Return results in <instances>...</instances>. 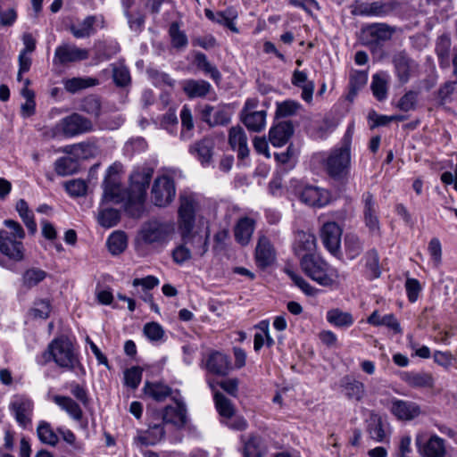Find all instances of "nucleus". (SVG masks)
Returning <instances> with one entry per match:
<instances>
[{"label": "nucleus", "instance_id": "1", "mask_svg": "<svg viewBox=\"0 0 457 457\" xmlns=\"http://www.w3.org/2000/svg\"><path fill=\"white\" fill-rule=\"evenodd\" d=\"M154 174L148 166L137 167L131 173L129 189L124 192L117 179L105 178L104 197L107 201L120 203L125 201V212L132 218H140L145 211L146 190Z\"/></svg>", "mask_w": 457, "mask_h": 457}, {"label": "nucleus", "instance_id": "2", "mask_svg": "<svg viewBox=\"0 0 457 457\" xmlns=\"http://www.w3.org/2000/svg\"><path fill=\"white\" fill-rule=\"evenodd\" d=\"M351 140L352 135L348 129L343 138L342 145L333 149L325 162L328 175L340 182L345 181L350 173Z\"/></svg>", "mask_w": 457, "mask_h": 457}, {"label": "nucleus", "instance_id": "3", "mask_svg": "<svg viewBox=\"0 0 457 457\" xmlns=\"http://www.w3.org/2000/svg\"><path fill=\"white\" fill-rule=\"evenodd\" d=\"M174 233L173 221L152 218L142 224L138 235L144 244L162 247L171 240Z\"/></svg>", "mask_w": 457, "mask_h": 457}, {"label": "nucleus", "instance_id": "4", "mask_svg": "<svg viewBox=\"0 0 457 457\" xmlns=\"http://www.w3.org/2000/svg\"><path fill=\"white\" fill-rule=\"evenodd\" d=\"M303 271L320 286L331 287L339 282L337 269L315 255H305L300 261Z\"/></svg>", "mask_w": 457, "mask_h": 457}, {"label": "nucleus", "instance_id": "5", "mask_svg": "<svg viewBox=\"0 0 457 457\" xmlns=\"http://www.w3.org/2000/svg\"><path fill=\"white\" fill-rule=\"evenodd\" d=\"M4 224L12 230V236L5 230H0V252L11 260L21 261L24 258V247L21 240L25 237V231L13 220H5Z\"/></svg>", "mask_w": 457, "mask_h": 457}, {"label": "nucleus", "instance_id": "6", "mask_svg": "<svg viewBox=\"0 0 457 457\" xmlns=\"http://www.w3.org/2000/svg\"><path fill=\"white\" fill-rule=\"evenodd\" d=\"M46 361L53 359L54 362L69 370H74L79 365L77 355L71 341L66 337H61L54 339L47 347V352L44 354Z\"/></svg>", "mask_w": 457, "mask_h": 457}, {"label": "nucleus", "instance_id": "7", "mask_svg": "<svg viewBox=\"0 0 457 457\" xmlns=\"http://www.w3.org/2000/svg\"><path fill=\"white\" fill-rule=\"evenodd\" d=\"M94 129L92 121L74 112L69 116L62 118L53 129V135L55 137L59 134L66 137H72L78 135L90 132Z\"/></svg>", "mask_w": 457, "mask_h": 457}, {"label": "nucleus", "instance_id": "8", "mask_svg": "<svg viewBox=\"0 0 457 457\" xmlns=\"http://www.w3.org/2000/svg\"><path fill=\"white\" fill-rule=\"evenodd\" d=\"M398 7L395 0H378L371 3L355 1L351 8V12L355 16L385 17L392 13Z\"/></svg>", "mask_w": 457, "mask_h": 457}, {"label": "nucleus", "instance_id": "9", "mask_svg": "<svg viewBox=\"0 0 457 457\" xmlns=\"http://www.w3.org/2000/svg\"><path fill=\"white\" fill-rule=\"evenodd\" d=\"M89 57V51L74 44L62 43L55 48L53 63L56 66H68L71 63L85 61Z\"/></svg>", "mask_w": 457, "mask_h": 457}, {"label": "nucleus", "instance_id": "10", "mask_svg": "<svg viewBox=\"0 0 457 457\" xmlns=\"http://www.w3.org/2000/svg\"><path fill=\"white\" fill-rule=\"evenodd\" d=\"M151 194L154 205L160 207L167 206L172 202L176 195L173 179L168 176L156 178Z\"/></svg>", "mask_w": 457, "mask_h": 457}, {"label": "nucleus", "instance_id": "11", "mask_svg": "<svg viewBox=\"0 0 457 457\" xmlns=\"http://www.w3.org/2000/svg\"><path fill=\"white\" fill-rule=\"evenodd\" d=\"M415 443L422 457H445L446 455L445 440L437 435H430L426 438L425 434H419Z\"/></svg>", "mask_w": 457, "mask_h": 457}, {"label": "nucleus", "instance_id": "12", "mask_svg": "<svg viewBox=\"0 0 457 457\" xmlns=\"http://www.w3.org/2000/svg\"><path fill=\"white\" fill-rule=\"evenodd\" d=\"M296 195L302 203L312 207L320 208L330 201V194L328 190L312 185L298 187Z\"/></svg>", "mask_w": 457, "mask_h": 457}, {"label": "nucleus", "instance_id": "13", "mask_svg": "<svg viewBox=\"0 0 457 457\" xmlns=\"http://www.w3.org/2000/svg\"><path fill=\"white\" fill-rule=\"evenodd\" d=\"M361 202L363 204V220L369 232L372 236H380V222L378 218V206L370 192H365L362 195Z\"/></svg>", "mask_w": 457, "mask_h": 457}, {"label": "nucleus", "instance_id": "14", "mask_svg": "<svg viewBox=\"0 0 457 457\" xmlns=\"http://www.w3.org/2000/svg\"><path fill=\"white\" fill-rule=\"evenodd\" d=\"M180 206L179 208V229L188 231L195 227V210L198 203L193 194L184 193L179 196Z\"/></svg>", "mask_w": 457, "mask_h": 457}, {"label": "nucleus", "instance_id": "15", "mask_svg": "<svg viewBox=\"0 0 457 457\" xmlns=\"http://www.w3.org/2000/svg\"><path fill=\"white\" fill-rule=\"evenodd\" d=\"M342 229L334 221L326 222L320 229V238L326 249L334 256L340 253Z\"/></svg>", "mask_w": 457, "mask_h": 457}, {"label": "nucleus", "instance_id": "16", "mask_svg": "<svg viewBox=\"0 0 457 457\" xmlns=\"http://www.w3.org/2000/svg\"><path fill=\"white\" fill-rule=\"evenodd\" d=\"M204 368L212 375L226 377L231 370L232 366L227 354L214 351L207 355L204 361Z\"/></svg>", "mask_w": 457, "mask_h": 457}, {"label": "nucleus", "instance_id": "17", "mask_svg": "<svg viewBox=\"0 0 457 457\" xmlns=\"http://www.w3.org/2000/svg\"><path fill=\"white\" fill-rule=\"evenodd\" d=\"M392 62L399 82L406 84L417 68L416 62L405 51H400L394 54Z\"/></svg>", "mask_w": 457, "mask_h": 457}, {"label": "nucleus", "instance_id": "18", "mask_svg": "<svg viewBox=\"0 0 457 457\" xmlns=\"http://www.w3.org/2000/svg\"><path fill=\"white\" fill-rule=\"evenodd\" d=\"M276 260V252L270 239L262 235L259 237L255 248L256 265L264 270L273 264Z\"/></svg>", "mask_w": 457, "mask_h": 457}, {"label": "nucleus", "instance_id": "19", "mask_svg": "<svg viewBox=\"0 0 457 457\" xmlns=\"http://www.w3.org/2000/svg\"><path fill=\"white\" fill-rule=\"evenodd\" d=\"M228 141L231 149L237 152L239 159L243 160L249 155L248 138L241 126L237 125L229 129Z\"/></svg>", "mask_w": 457, "mask_h": 457}, {"label": "nucleus", "instance_id": "20", "mask_svg": "<svg viewBox=\"0 0 457 457\" xmlns=\"http://www.w3.org/2000/svg\"><path fill=\"white\" fill-rule=\"evenodd\" d=\"M194 228H190L188 231L179 229L184 244L191 245L195 254L200 257L204 256L208 251L209 233L204 236L193 231Z\"/></svg>", "mask_w": 457, "mask_h": 457}, {"label": "nucleus", "instance_id": "21", "mask_svg": "<svg viewBox=\"0 0 457 457\" xmlns=\"http://www.w3.org/2000/svg\"><path fill=\"white\" fill-rule=\"evenodd\" d=\"M215 143L212 137H205L189 146V153L197 158L203 164L206 165L212 162Z\"/></svg>", "mask_w": 457, "mask_h": 457}, {"label": "nucleus", "instance_id": "22", "mask_svg": "<svg viewBox=\"0 0 457 457\" xmlns=\"http://www.w3.org/2000/svg\"><path fill=\"white\" fill-rule=\"evenodd\" d=\"M392 413L399 420H411L420 414V407L413 402L393 400Z\"/></svg>", "mask_w": 457, "mask_h": 457}, {"label": "nucleus", "instance_id": "23", "mask_svg": "<svg viewBox=\"0 0 457 457\" xmlns=\"http://www.w3.org/2000/svg\"><path fill=\"white\" fill-rule=\"evenodd\" d=\"M294 128L290 121H281L274 125L269 132V139L272 145L282 146L293 136Z\"/></svg>", "mask_w": 457, "mask_h": 457}, {"label": "nucleus", "instance_id": "24", "mask_svg": "<svg viewBox=\"0 0 457 457\" xmlns=\"http://www.w3.org/2000/svg\"><path fill=\"white\" fill-rule=\"evenodd\" d=\"M32 407V402L24 397H18L11 403V409L15 415V419L22 428H27L31 422Z\"/></svg>", "mask_w": 457, "mask_h": 457}, {"label": "nucleus", "instance_id": "25", "mask_svg": "<svg viewBox=\"0 0 457 457\" xmlns=\"http://www.w3.org/2000/svg\"><path fill=\"white\" fill-rule=\"evenodd\" d=\"M402 379L414 388H433L435 379L431 373L426 371H405L401 376Z\"/></svg>", "mask_w": 457, "mask_h": 457}, {"label": "nucleus", "instance_id": "26", "mask_svg": "<svg viewBox=\"0 0 457 457\" xmlns=\"http://www.w3.org/2000/svg\"><path fill=\"white\" fill-rule=\"evenodd\" d=\"M165 436V429L162 423L149 425L145 431H139L135 441L141 445H154L161 442Z\"/></svg>", "mask_w": 457, "mask_h": 457}, {"label": "nucleus", "instance_id": "27", "mask_svg": "<svg viewBox=\"0 0 457 457\" xmlns=\"http://www.w3.org/2000/svg\"><path fill=\"white\" fill-rule=\"evenodd\" d=\"M316 249V237L313 234L300 231L297 233L295 244L294 251L295 253L301 257L305 255H313L312 253Z\"/></svg>", "mask_w": 457, "mask_h": 457}, {"label": "nucleus", "instance_id": "28", "mask_svg": "<svg viewBox=\"0 0 457 457\" xmlns=\"http://www.w3.org/2000/svg\"><path fill=\"white\" fill-rule=\"evenodd\" d=\"M255 229V220L249 217L238 220L234 228L236 241L241 245H247Z\"/></svg>", "mask_w": 457, "mask_h": 457}, {"label": "nucleus", "instance_id": "29", "mask_svg": "<svg viewBox=\"0 0 457 457\" xmlns=\"http://www.w3.org/2000/svg\"><path fill=\"white\" fill-rule=\"evenodd\" d=\"M163 423L183 427L187 423V409L183 403L177 402L175 406L168 405L162 412Z\"/></svg>", "mask_w": 457, "mask_h": 457}, {"label": "nucleus", "instance_id": "30", "mask_svg": "<svg viewBox=\"0 0 457 457\" xmlns=\"http://www.w3.org/2000/svg\"><path fill=\"white\" fill-rule=\"evenodd\" d=\"M182 89L189 98H203L210 93L212 86L205 80L191 79L183 81Z\"/></svg>", "mask_w": 457, "mask_h": 457}, {"label": "nucleus", "instance_id": "31", "mask_svg": "<svg viewBox=\"0 0 457 457\" xmlns=\"http://www.w3.org/2000/svg\"><path fill=\"white\" fill-rule=\"evenodd\" d=\"M291 82L294 86L302 88V98L305 102H312L315 85L313 81L308 80L304 71L295 70L293 72Z\"/></svg>", "mask_w": 457, "mask_h": 457}, {"label": "nucleus", "instance_id": "32", "mask_svg": "<svg viewBox=\"0 0 457 457\" xmlns=\"http://www.w3.org/2000/svg\"><path fill=\"white\" fill-rule=\"evenodd\" d=\"M267 112L260 110V112L239 114L240 120L253 132H261L266 125Z\"/></svg>", "mask_w": 457, "mask_h": 457}, {"label": "nucleus", "instance_id": "33", "mask_svg": "<svg viewBox=\"0 0 457 457\" xmlns=\"http://www.w3.org/2000/svg\"><path fill=\"white\" fill-rule=\"evenodd\" d=\"M451 46L452 41L448 34H443L437 37L435 51L442 69H447L450 66Z\"/></svg>", "mask_w": 457, "mask_h": 457}, {"label": "nucleus", "instance_id": "34", "mask_svg": "<svg viewBox=\"0 0 457 457\" xmlns=\"http://www.w3.org/2000/svg\"><path fill=\"white\" fill-rule=\"evenodd\" d=\"M367 431L373 440L377 442H383L386 437V432L382 418L375 413L370 412L367 420Z\"/></svg>", "mask_w": 457, "mask_h": 457}, {"label": "nucleus", "instance_id": "35", "mask_svg": "<svg viewBox=\"0 0 457 457\" xmlns=\"http://www.w3.org/2000/svg\"><path fill=\"white\" fill-rule=\"evenodd\" d=\"M96 150L94 144L89 142H81L71 145H66L62 151L69 155L74 156L76 160H79L87 159L94 156Z\"/></svg>", "mask_w": 457, "mask_h": 457}, {"label": "nucleus", "instance_id": "36", "mask_svg": "<svg viewBox=\"0 0 457 457\" xmlns=\"http://www.w3.org/2000/svg\"><path fill=\"white\" fill-rule=\"evenodd\" d=\"M15 210L19 213L20 218L31 235L37 230L33 212L29 209L28 203L24 199H20L15 205Z\"/></svg>", "mask_w": 457, "mask_h": 457}, {"label": "nucleus", "instance_id": "37", "mask_svg": "<svg viewBox=\"0 0 457 457\" xmlns=\"http://www.w3.org/2000/svg\"><path fill=\"white\" fill-rule=\"evenodd\" d=\"M96 21V16L89 15L78 25H71L70 30L76 38L89 37L96 32L94 26Z\"/></svg>", "mask_w": 457, "mask_h": 457}, {"label": "nucleus", "instance_id": "38", "mask_svg": "<svg viewBox=\"0 0 457 457\" xmlns=\"http://www.w3.org/2000/svg\"><path fill=\"white\" fill-rule=\"evenodd\" d=\"M53 401L65 411L75 420H80L83 416V411L80 406L71 397L54 395Z\"/></svg>", "mask_w": 457, "mask_h": 457}, {"label": "nucleus", "instance_id": "39", "mask_svg": "<svg viewBox=\"0 0 457 457\" xmlns=\"http://www.w3.org/2000/svg\"><path fill=\"white\" fill-rule=\"evenodd\" d=\"M112 80L117 87L126 88L131 84L129 70L123 62L111 64Z\"/></svg>", "mask_w": 457, "mask_h": 457}, {"label": "nucleus", "instance_id": "40", "mask_svg": "<svg viewBox=\"0 0 457 457\" xmlns=\"http://www.w3.org/2000/svg\"><path fill=\"white\" fill-rule=\"evenodd\" d=\"M326 318L328 322L338 328H348L354 322L353 317L350 312H343L338 308L328 311Z\"/></svg>", "mask_w": 457, "mask_h": 457}, {"label": "nucleus", "instance_id": "41", "mask_svg": "<svg viewBox=\"0 0 457 457\" xmlns=\"http://www.w3.org/2000/svg\"><path fill=\"white\" fill-rule=\"evenodd\" d=\"M78 170L79 161L72 155L61 157L54 163L55 172L62 177L72 175Z\"/></svg>", "mask_w": 457, "mask_h": 457}, {"label": "nucleus", "instance_id": "42", "mask_svg": "<svg viewBox=\"0 0 457 457\" xmlns=\"http://www.w3.org/2000/svg\"><path fill=\"white\" fill-rule=\"evenodd\" d=\"M342 386L345 394L349 399L361 401L365 395V386L362 382L352 379L348 377L343 380Z\"/></svg>", "mask_w": 457, "mask_h": 457}, {"label": "nucleus", "instance_id": "43", "mask_svg": "<svg viewBox=\"0 0 457 457\" xmlns=\"http://www.w3.org/2000/svg\"><path fill=\"white\" fill-rule=\"evenodd\" d=\"M144 392L145 395L154 400L162 402L171 394V388L162 383L146 382Z\"/></svg>", "mask_w": 457, "mask_h": 457}, {"label": "nucleus", "instance_id": "44", "mask_svg": "<svg viewBox=\"0 0 457 457\" xmlns=\"http://www.w3.org/2000/svg\"><path fill=\"white\" fill-rule=\"evenodd\" d=\"M47 276V273L39 268H29L26 270L21 278V285L26 289L37 286Z\"/></svg>", "mask_w": 457, "mask_h": 457}, {"label": "nucleus", "instance_id": "45", "mask_svg": "<svg viewBox=\"0 0 457 457\" xmlns=\"http://www.w3.org/2000/svg\"><path fill=\"white\" fill-rule=\"evenodd\" d=\"M107 246L112 255H118L125 251L128 238L123 231H114L107 239Z\"/></svg>", "mask_w": 457, "mask_h": 457}, {"label": "nucleus", "instance_id": "46", "mask_svg": "<svg viewBox=\"0 0 457 457\" xmlns=\"http://www.w3.org/2000/svg\"><path fill=\"white\" fill-rule=\"evenodd\" d=\"M266 448L260 436H250L245 441L244 457H262L265 453Z\"/></svg>", "mask_w": 457, "mask_h": 457}, {"label": "nucleus", "instance_id": "47", "mask_svg": "<svg viewBox=\"0 0 457 457\" xmlns=\"http://www.w3.org/2000/svg\"><path fill=\"white\" fill-rule=\"evenodd\" d=\"M367 30L374 39L386 41L391 39L395 32V28L386 23H373L368 26Z\"/></svg>", "mask_w": 457, "mask_h": 457}, {"label": "nucleus", "instance_id": "48", "mask_svg": "<svg viewBox=\"0 0 457 457\" xmlns=\"http://www.w3.org/2000/svg\"><path fill=\"white\" fill-rule=\"evenodd\" d=\"M345 252L350 260L358 257L363 251V243L361 238L354 234H348L345 238Z\"/></svg>", "mask_w": 457, "mask_h": 457}, {"label": "nucleus", "instance_id": "49", "mask_svg": "<svg viewBox=\"0 0 457 457\" xmlns=\"http://www.w3.org/2000/svg\"><path fill=\"white\" fill-rule=\"evenodd\" d=\"M98 84L96 79H82V78H72L66 79L63 82L64 88L70 93H76L81 89H85Z\"/></svg>", "mask_w": 457, "mask_h": 457}, {"label": "nucleus", "instance_id": "50", "mask_svg": "<svg viewBox=\"0 0 457 457\" xmlns=\"http://www.w3.org/2000/svg\"><path fill=\"white\" fill-rule=\"evenodd\" d=\"M214 402L219 414L224 418H231L234 415V405L229 399L220 392H215Z\"/></svg>", "mask_w": 457, "mask_h": 457}, {"label": "nucleus", "instance_id": "51", "mask_svg": "<svg viewBox=\"0 0 457 457\" xmlns=\"http://www.w3.org/2000/svg\"><path fill=\"white\" fill-rule=\"evenodd\" d=\"M169 35L173 47L181 49L187 46V37L184 31L180 30L179 22L174 21L170 25Z\"/></svg>", "mask_w": 457, "mask_h": 457}, {"label": "nucleus", "instance_id": "52", "mask_svg": "<svg viewBox=\"0 0 457 457\" xmlns=\"http://www.w3.org/2000/svg\"><path fill=\"white\" fill-rule=\"evenodd\" d=\"M195 61L196 66L202 69L205 73L209 74L213 80H215L216 82L220 80V72L215 66L211 64V62L207 60V57L204 54L197 53L195 56Z\"/></svg>", "mask_w": 457, "mask_h": 457}, {"label": "nucleus", "instance_id": "53", "mask_svg": "<svg viewBox=\"0 0 457 457\" xmlns=\"http://www.w3.org/2000/svg\"><path fill=\"white\" fill-rule=\"evenodd\" d=\"M120 219V212L113 208L104 209L98 213V222L102 227L112 228L118 224Z\"/></svg>", "mask_w": 457, "mask_h": 457}, {"label": "nucleus", "instance_id": "54", "mask_svg": "<svg viewBox=\"0 0 457 457\" xmlns=\"http://www.w3.org/2000/svg\"><path fill=\"white\" fill-rule=\"evenodd\" d=\"M37 432L39 440L44 444L55 445L59 441L58 436L52 429L50 424L46 421L39 423Z\"/></svg>", "mask_w": 457, "mask_h": 457}, {"label": "nucleus", "instance_id": "55", "mask_svg": "<svg viewBox=\"0 0 457 457\" xmlns=\"http://www.w3.org/2000/svg\"><path fill=\"white\" fill-rule=\"evenodd\" d=\"M80 110L95 118H98L101 114V101L96 96H88L81 101Z\"/></svg>", "mask_w": 457, "mask_h": 457}, {"label": "nucleus", "instance_id": "56", "mask_svg": "<svg viewBox=\"0 0 457 457\" xmlns=\"http://www.w3.org/2000/svg\"><path fill=\"white\" fill-rule=\"evenodd\" d=\"M374 96L378 101H383L387 96V81L379 74H375L372 77V82L370 85Z\"/></svg>", "mask_w": 457, "mask_h": 457}, {"label": "nucleus", "instance_id": "57", "mask_svg": "<svg viewBox=\"0 0 457 457\" xmlns=\"http://www.w3.org/2000/svg\"><path fill=\"white\" fill-rule=\"evenodd\" d=\"M419 93L413 90L407 91L398 101L396 107L403 112H410L416 109Z\"/></svg>", "mask_w": 457, "mask_h": 457}, {"label": "nucleus", "instance_id": "58", "mask_svg": "<svg viewBox=\"0 0 457 457\" xmlns=\"http://www.w3.org/2000/svg\"><path fill=\"white\" fill-rule=\"evenodd\" d=\"M366 267L371 278H377L380 276L379 257L376 249H371L367 252Z\"/></svg>", "mask_w": 457, "mask_h": 457}, {"label": "nucleus", "instance_id": "59", "mask_svg": "<svg viewBox=\"0 0 457 457\" xmlns=\"http://www.w3.org/2000/svg\"><path fill=\"white\" fill-rule=\"evenodd\" d=\"M232 113L226 105H219L214 107L212 127L226 126L231 120Z\"/></svg>", "mask_w": 457, "mask_h": 457}, {"label": "nucleus", "instance_id": "60", "mask_svg": "<svg viewBox=\"0 0 457 457\" xmlns=\"http://www.w3.org/2000/svg\"><path fill=\"white\" fill-rule=\"evenodd\" d=\"M457 80L446 81L440 86L437 90L438 105L444 106L447 102L451 101V96L455 90Z\"/></svg>", "mask_w": 457, "mask_h": 457}, {"label": "nucleus", "instance_id": "61", "mask_svg": "<svg viewBox=\"0 0 457 457\" xmlns=\"http://www.w3.org/2000/svg\"><path fill=\"white\" fill-rule=\"evenodd\" d=\"M301 108V104L295 101L287 100L278 104L276 115L278 117H288L295 114Z\"/></svg>", "mask_w": 457, "mask_h": 457}, {"label": "nucleus", "instance_id": "62", "mask_svg": "<svg viewBox=\"0 0 457 457\" xmlns=\"http://www.w3.org/2000/svg\"><path fill=\"white\" fill-rule=\"evenodd\" d=\"M87 186L83 179H72L65 183L66 191L72 196H83L87 193Z\"/></svg>", "mask_w": 457, "mask_h": 457}, {"label": "nucleus", "instance_id": "63", "mask_svg": "<svg viewBox=\"0 0 457 457\" xmlns=\"http://www.w3.org/2000/svg\"><path fill=\"white\" fill-rule=\"evenodd\" d=\"M286 272L294 281L295 286H297L304 294L307 295H314L316 294V289L312 287L303 278L288 269L286 270Z\"/></svg>", "mask_w": 457, "mask_h": 457}, {"label": "nucleus", "instance_id": "64", "mask_svg": "<svg viewBox=\"0 0 457 457\" xmlns=\"http://www.w3.org/2000/svg\"><path fill=\"white\" fill-rule=\"evenodd\" d=\"M142 378V370L138 367H132L125 371V385L136 389L140 384Z\"/></svg>", "mask_w": 457, "mask_h": 457}]
</instances>
